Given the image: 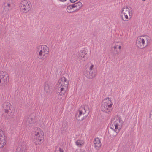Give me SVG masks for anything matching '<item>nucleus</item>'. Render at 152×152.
Wrapping results in <instances>:
<instances>
[{
	"label": "nucleus",
	"mask_w": 152,
	"mask_h": 152,
	"mask_svg": "<svg viewBox=\"0 0 152 152\" xmlns=\"http://www.w3.org/2000/svg\"><path fill=\"white\" fill-rule=\"evenodd\" d=\"M123 124V121L118 115H116L113 117L110 124L111 130H110L109 132L110 136H116L119 132Z\"/></svg>",
	"instance_id": "nucleus-1"
},
{
	"label": "nucleus",
	"mask_w": 152,
	"mask_h": 152,
	"mask_svg": "<svg viewBox=\"0 0 152 152\" xmlns=\"http://www.w3.org/2000/svg\"><path fill=\"white\" fill-rule=\"evenodd\" d=\"M69 82L67 79L64 77H62L58 82L57 88L58 93L60 95H64L67 90Z\"/></svg>",
	"instance_id": "nucleus-2"
},
{
	"label": "nucleus",
	"mask_w": 152,
	"mask_h": 152,
	"mask_svg": "<svg viewBox=\"0 0 152 152\" xmlns=\"http://www.w3.org/2000/svg\"><path fill=\"white\" fill-rule=\"evenodd\" d=\"M49 53V49L46 45H42L37 48L36 53L37 57L41 60L45 59Z\"/></svg>",
	"instance_id": "nucleus-3"
},
{
	"label": "nucleus",
	"mask_w": 152,
	"mask_h": 152,
	"mask_svg": "<svg viewBox=\"0 0 152 152\" xmlns=\"http://www.w3.org/2000/svg\"><path fill=\"white\" fill-rule=\"evenodd\" d=\"M89 107L88 105H85L82 106L76 115L77 119L79 121H82L85 119L88 116L89 113Z\"/></svg>",
	"instance_id": "nucleus-4"
},
{
	"label": "nucleus",
	"mask_w": 152,
	"mask_h": 152,
	"mask_svg": "<svg viewBox=\"0 0 152 152\" xmlns=\"http://www.w3.org/2000/svg\"><path fill=\"white\" fill-rule=\"evenodd\" d=\"M132 10L129 7L125 6L121 10V16L124 21H128L132 17Z\"/></svg>",
	"instance_id": "nucleus-5"
},
{
	"label": "nucleus",
	"mask_w": 152,
	"mask_h": 152,
	"mask_svg": "<svg viewBox=\"0 0 152 152\" xmlns=\"http://www.w3.org/2000/svg\"><path fill=\"white\" fill-rule=\"evenodd\" d=\"M150 40V38L147 35L139 37L136 41L137 46L139 48H143L147 46Z\"/></svg>",
	"instance_id": "nucleus-6"
},
{
	"label": "nucleus",
	"mask_w": 152,
	"mask_h": 152,
	"mask_svg": "<svg viewBox=\"0 0 152 152\" xmlns=\"http://www.w3.org/2000/svg\"><path fill=\"white\" fill-rule=\"evenodd\" d=\"M44 133L39 128H36L32 132L33 141L36 144H40L44 138Z\"/></svg>",
	"instance_id": "nucleus-7"
},
{
	"label": "nucleus",
	"mask_w": 152,
	"mask_h": 152,
	"mask_svg": "<svg viewBox=\"0 0 152 152\" xmlns=\"http://www.w3.org/2000/svg\"><path fill=\"white\" fill-rule=\"evenodd\" d=\"M112 103L110 99L105 98L102 101L101 107V109L103 112L109 113L112 111Z\"/></svg>",
	"instance_id": "nucleus-8"
},
{
	"label": "nucleus",
	"mask_w": 152,
	"mask_h": 152,
	"mask_svg": "<svg viewBox=\"0 0 152 152\" xmlns=\"http://www.w3.org/2000/svg\"><path fill=\"white\" fill-rule=\"evenodd\" d=\"M31 7V3L26 0L22 1L19 4L20 11L24 13L28 12L30 10Z\"/></svg>",
	"instance_id": "nucleus-9"
},
{
	"label": "nucleus",
	"mask_w": 152,
	"mask_h": 152,
	"mask_svg": "<svg viewBox=\"0 0 152 152\" xmlns=\"http://www.w3.org/2000/svg\"><path fill=\"white\" fill-rule=\"evenodd\" d=\"M9 80V76L5 72H1L0 73V83L2 85H5Z\"/></svg>",
	"instance_id": "nucleus-10"
},
{
	"label": "nucleus",
	"mask_w": 152,
	"mask_h": 152,
	"mask_svg": "<svg viewBox=\"0 0 152 152\" xmlns=\"http://www.w3.org/2000/svg\"><path fill=\"white\" fill-rule=\"evenodd\" d=\"M10 106L11 104L10 103L8 102H4L2 105V107L3 109L4 110L5 113L10 112L11 115H12L13 114V113L10 109Z\"/></svg>",
	"instance_id": "nucleus-11"
},
{
	"label": "nucleus",
	"mask_w": 152,
	"mask_h": 152,
	"mask_svg": "<svg viewBox=\"0 0 152 152\" xmlns=\"http://www.w3.org/2000/svg\"><path fill=\"white\" fill-rule=\"evenodd\" d=\"M5 136L3 131L0 130V148H3L6 145V141L5 137Z\"/></svg>",
	"instance_id": "nucleus-12"
},
{
	"label": "nucleus",
	"mask_w": 152,
	"mask_h": 152,
	"mask_svg": "<svg viewBox=\"0 0 152 152\" xmlns=\"http://www.w3.org/2000/svg\"><path fill=\"white\" fill-rule=\"evenodd\" d=\"M94 146L96 149H98L101 145L100 141L98 138H96L94 141Z\"/></svg>",
	"instance_id": "nucleus-13"
},
{
	"label": "nucleus",
	"mask_w": 152,
	"mask_h": 152,
	"mask_svg": "<svg viewBox=\"0 0 152 152\" xmlns=\"http://www.w3.org/2000/svg\"><path fill=\"white\" fill-rule=\"evenodd\" d=\"M85 75L89 79H92L95 76V73H93L92 72H86L85 73Z\"/></svg>",
	"instance_id": "nucleus-14"
},
{
	"label": "nucleus",
	"mask_w": 152,
	"mask_h": 152,
	"mask_svg": "<svg viewBox=\"0 0 152 152\" xmlns=\"http://www.w3.org/2000/svg\"><path fill=\"white\" fill-rule=\"evenodd\" d=\"M73 5L75 11L79 10L82 7V4L80 2H78L75 3Z\"/></svg>",
	"instance_id": "nucleus-15"
},
{
	"label": "nucleus",
	"mask_w": 152,
	"mask_h": 152,
	"mask_svg": "<svg viewBox=\"0 0 152 152\" xmlns=\"http://www.w3.org/2000/svg\"><path fill=\"white\" fill-rule=\"evenodd\" d=\"M50 83L48 82H46L45 83L44 86L45 91L46 92H49L50 90Z\"/></svg>",
	"instance_id": "nucleus-16"
},
{
	"label": "nucleus",
	"mask_w": 152,
	"mask_h": 152,
	"mask_svg": "<svg viewBox=\"0 0 152 152\" xmlns=\"http://www.w3.org/2000/svg\"><path fill=\"white\" fill-rule=\"evenodd\" d=\"M64 148L60 145H57L55 152H64Z\"/></svg>",
	"instance_id": "nucleus-17"
},
{
	"label": "nucleus",
	"mask_w": 152,
	"mask_h": 152,
	"mask_svg": "<svg viewBox=\"0 0 152 152\" xmlns=\"http://www.w3.org/2000/svg\"><path fill=\"white\" fill-rule=\"evenodd\" d=\"M76 145L79 147L83 146L84 144V142L83 140H78L75 142Z\"/></svg>",
	"instance_id": "nucleus-18"
},
{
	"label": "nucleus",
	"mask_w": 152,
	"mask_h": 152,
	"mask_svg": "<svg viewBox=\"0 0 152 152\" xmlns=\"http://www.w3.org/2000/svg\"><path fill=\"white\" fill-rule=\"evenodd\" d=\"M73 5H69L66 8L67 11L69 13H71L75 11Z\"/></svg>",
	"instance_id": "nucleus-19"
},
{
	"label": "nucleus",
	"mask_w": 152,
	"mask_h": 152,
	"mask_svg": "<svg viewBox=\"0 0 152 152\" xmlns=\"http://www.w3.org/2000/svg\"><path fill=\"white\" fill-rule=\"evenodd\" d=\"M84 54H86V51L84 50H81L80 51V53L77 55V57L78 58V59L79 57H81Z\"/></svg>",
	"instance_id": "nucleus-20"
},
{
	"label": "nucleus",
	"mask_w": 152,
	"mask_h": 152,
	"mask_svg": "<svg viewBox=\"0 0 152 152\" xmlns=\"http://www.w3.org/2000/svg\"><path fill=\"white\" fill-rule=\"evenodd\" d=\"M16 150L17 152H25L24 148H22L21 146L20 145L18 146Z\"/></svg>",
	"instance_id": "nucleus-21"
},
{
	"label": "nucleus",
	"mask_w": 152,
	"mask_h": 152,
	"mask_svg": "<svg viewBox=\"0 0 152 152\" xmlns=\"http://www.w3.org/2000/svg\"><path fill=\"white\" fill-rule=\"evenodd\" d=\"M88 58V56L87 55V54H83V56H82L81 57H79V58L78 59L79 60H83L84 61H85L86 60H87Z\"/></svg>",
	"instance_id": "nucleus-22"
},
{
	"label": "nucleus",
	"mask_w": 152,
	"mask_h": 152,
	"mask_svg": "<svg viewBox=\"0 0 152 152\" xmlns=\"http://www.w3.org/2000/svg\"><path fill=\"white\" fill-rule=\"evenodd\" d=\"M5 7L7 9V11H9L11 10L12 7V4L10 3H7Z\"/></svg>",
	"instance_id": "nucleus-23"
},
{
	"label": "nucleus",
	"mask_w": 152,
	"mask_h": 152,
	"mask_svg": "<svg viewBox=\"0 0 152 152\" xmlns=\"http://www.w3.org/2000/svg\"><path fill=\"white\" fill-rule=\"evenodd\" d=\"M33 120L31 117L29 118L28 120L26 121V124L27 125H29L33 123Z\"/></svg>",
	"instance_id": "nucleus-24"
},
{
	"label": "nucleus",
	"mask_w": 152,
	"mask_h": 152,
	"mask_svg": "<svg viewBox=\"0 0 152 152\" xmlns=\"http://www.w3.org/2000/svg\"><path fill=\"white\" fill-rule=\"evenodd\" d=\"M120 43L117 42L115 44V46H114L113 48L115 50L116 49H118L120 50V49L121 48V46L119 44Z\"/></svg>",
	"instance_id": "nucleus-25"
},
{
	"label": "nucleus",
	"mask_w": 152,
	"mask_h": 152,
	"mask_svg": "<svg viewBox=\"0 0 152 152\" xmlns=\"http://www.w3.org/2000/svg\"><path fill=\"white\" fill-rule=\"evenodd\" d=\"M114 53L115 54H119L120 52V50H118V49H116L115 50L114 49Z\"/></svg>",
	"instance_id": "nucleus-26"
},
{
	"label": "nucleus",
	"mask_w": 152,
	"mask_h": 152,
	"mask_svg": "<svg viewBox=\"0 0 152 152\" xmlns=\"http://www.w3.org/2000/svg\"><path fill=\"white\" fill-rule=\"evenodd\" d=\"M12 112L13 113V114H12V115H11L10 112V113L9 112H8V113H7V115L8 116H9V118H12V116L13 115H14V113L12 111Z\"/></svg>",
	"instance_id": "nucleus-27"
},
{
	"label": "nucleus",
	"mask_w": 152,
	"mask_h": 152,
	"mask_svg": "<svg viewBox=\"0 0 152 152\" xmlns=\"http://www.w3.org/2000/svg\"><path fill=\"white\" fill-rule=\"evenodd\" d=\"M75 152H85L82 149H77L76 150Z\"/></svg>",
	"instance_id": "nucleus-28"
},
{
	"label": "nucleus",
	"mask_w": 152,
	"mask_h": 152,
	"mask_svg": "<svg viewBox=\"0 0 152 152\" xmlns=\"http://www.w3.org/2000/svg\"><path fill=\"white\" fill-rule=\"evenodd\" d=\"M94 66L93 65H91L90 68H89V71L90 72H92V70H93V68Z\"/></svg>",
	"instance_id": "nucleus-29"
},
{
	"label": "nucleus",
	"mask_w": 152,
	"mask_h": 152,
	"mask_svg": "<svg viewBox=\"0 0 152 152\" xmlns=\"http://www.w3.org/2000/svg\"><path fill=\"white\" fill-rule=\"evenodd\" d=\"M77 0H70V1L72 3H74L76 1H77Z\"/></svg>",
	"instance_id": "nucleus-30"
},
{
	"label": "nucleus",
	"mask_w": 152,
	"mask_h": 152,
	"mask_svg": "<svg viewBox=\"0 0 152 152\" xmlns=\"http://www.w3.org/2000/svg\"><path fill=\"white\" fill-rule=\"evenodd\" d=\"M150 116L151 118H152V110L151 111L150 114Z\"/></svg>",
	"instance_id": "nucleus-31"
},
{
	"label": "nucleus",
	"mask_w": 152,
	"mask_h": 152,
	"mask_svg": "<svg viewBox=\"0 0 152 152\" xmlns=\"http://www.w3.org/2000/svg\"><path fill=\"white\" fill-rule=\"evenodd\" d=\"M66 125H67L66 124L63 125V126H62L64 128V127L65 128L64 129H66L67 128L66 127Z\"/></svg>",
	"instance_id": "nucleus-32"
},
{
	"label": "nucleus",
	"mask_w": 152,
	"mask_h": 152,
	"mask_svg": "<svg viewBox=\"0 0 152 152\" xmlns=\"http://www.w3.org/2000/svg\"><path fill=\"white\" fill-rule=\"evenodd\" d=\"M149 68L150 69L152 70V66L151 65H150L149 66Z\"/></svg>",
	"instance_id": "nucleus-33"
},
{
	"label": "nucleus",
	"mask_w": 152,
	"mask_h": 152,
	"mask_svg": "<svg viewBox=\"0 0 152 152\" xmlns=\"http://www.w3.org/2000/svg\"><path fill=\"white\" fill-rule=\"evenodd\" d=\"M61 1H66V0H60Z\"/></svg>",
	"instance_id": "nucleus-34"
},
{
	"label": "nucleus",
	"mask_w": 152,
	"mask_h": 152,
	"mask_svg": "<svg viewBox=\"0 0 152 152\" xmlns=\"http://www.w3.org/2000/svg\"><path fill=\"white\" fill-rule=\"evenodd\" d=\"M1 29H0V34H1Z\"/></svg>",
	"instance_id": "nucleus-35"
},
{
	"label": "nucleus",
	"mask_w": 152,
	"mask_h": 152,
	"mask_svg": "<svg viewBox=\"0 0 152 152\" xmlns=\"http://www.w3.org/2000/svg\"><path fill=\"white\" fill-rule=\"evenodd\" d=\"M145 0H142V1H145Z\"/></svg>",
	"instance_id": "nucleus-36"
}]
</instances>
